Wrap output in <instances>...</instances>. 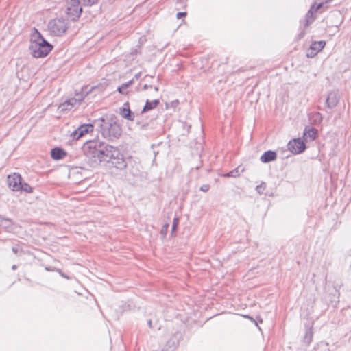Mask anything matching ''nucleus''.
Listing matches in <instances>:
<instances>
[{
	"instance_id": "10",
	"label": "nucleus",
	"mask_w": 351,
	"mask_h": 351,
	"mask_svg": "<svg viewBox=\"0 0 351 351\" xmlns=\"http://www.w3.org/2000/svg\"><path fill=\"white\" fill-rule=\"evenodd\" d=\"M119 114L123 119L128 121H133L135 117L134 112L130 110L128 101L125 102L123 106L120 108Z\"/></svg>"
},
{
	"instance_id": "20",
	"label": "nucleus",
	"mask_w": 351,
	"mask_h": 351,
	"mask_svg": "<svg viewBox=\"0 0 351 351\" xmlns=\"http://www.w3.org/2000/svg\"><path fill=\"white\" fill-rule=\"evenodd\" d=\"M19 191H25L31 193L33 192V188L29 184L21 182L19 186Z\"/></svg>"
},
{
	"instance_id": "14",
	"label": "nucleus",
	"mask_w": 351,
	"mask_h": 351,
	"mask_svg": "<svg viewBox=\"0 0 351 351\" xmlns=\"http://www.w3.org/2000/svg\"><path fill=\"white\" fill-rule=\"evenodd\" d=\"M66 155L64 150L60 147L53 148L51 151V156L54 160L62 159Z\"/></svg>"
},
{
	"instance_id": "9",
	"label": "nucleus",
	"mask_w": 351,
	"mask_h": 351,
	"mask_svg": "<svg viewBox=\"0 0 351 351\" xmlns=\"http://www.w3.org/2000/svg\"><path fill=\"white\" fill-rule=\"evenodd\" d=\"M93 129L94 125L93 124H83L73 131L71 136L73 138L79 139L84 134L93 132Z\"/></svg>"
},
{
	"instance_id": "26",
	"label": "nucleus",
	"mask_w": 351,
	"mask_h": 351,
	"mask_svg": "<svg viewBox=\"0 0 351 351\" xmlns=\"http://www.w3.org/2000/svg\"><path fill=\"white\" fill-rule=\"evenodd\" d=\"M312 335L313 334L311 331H308L306 332L304 337V339L308 343H309L311 341Z\"/></svg>"
},
{
	"instance_id": "32",
	"label": "nucleus",
	"mask_w": 351,
	"mask_h": 351,
	"mask_svg": "<svg viewBox=\"0 0 351 351\" xmlns=\"http://www.w3.org/2000/svg\"><path fill=\"white\" fill-rule=\"evenodd\" d=\"M149 87H151V86H148V85H147V84H145V85L143 86V89H144V90H146V89H147Z\"/></svg>"
},
{
	"instance_id": "22",
	"label": "nucleus",
	"mask_w": 351,
	"mask_h": 351,
	"mask_svg": "<svg viewBox=\"0 0 351 351\" xmlns=\"http://www.w3.org/2000/svg\"><path fill=\"white\" fill-rule=\"evenodd\" d=\"M10 223L11 221L10 219L3 218L0 215V226H3L5 228H8L10 227Z\"/></svg>"
},
{
	"instance_id": "18",
	"label": "nucleus",
	"mask_w": 351,
	"mask_h": 351,
	"mask_svg": "<svg viewBox=\"0 0 351 351\" xmlns=\"http://www.w3.org/2000/svg\"><path fill=\"white\" fill-rule=\"evenodd\" d=\"M243 169H242L241 171H239V167H237L234 169L224 174L223 176L227 177V178H237V177H239L241 174V172H243Z\"/></svg>"
},
{
	"instance_id": "36",
	"label": "nucleus",
	"mask_w": 351,
	"mask_h": 351,
	"mask_svg": "<svg viewBox=\"0 0 351 351\" xmlns=\"http://www.w3.org/2000/svg\"><path fill=\"white\" fill-rule=\"evenodd\" d=\"M332 1V0H324L323 2H324V3H326L330 2V1Z\"/></svg>"
},
{
	"instance_id": "30",
	"label": "nucleus",
	"mask_w": 351,
	"mask_h": 351,
	"mask_svg": "<svg viewBox=\"0 0 351 351\" xmlns=\"http://www.w3.org/2000/svg\"><path fill=\"white\" fill-rule=\"evenodd\" d=\"M12 250L15 254H17L20 249L19 247L14 246L12 247Z\"/></svg>"
},
{
	"instance_id": "27",
	"label": "nucleus",
	"mask_w": 351,
	"mask_h": 351,
	"mask_svg": "<svg viewBox=\"0 0 351 351\" xmlns=\"http://www.w3.org/2000/svg\"><path fill=\"white\" fill-rule=\"evenodd\" d=\"M178 221H179V220H178V218H175L173 219V223L172 224V228H171L172 229V232H173V231H175L176 230V228L178 227Z\"/></svg>"
},
{
	"instance_id": "24",
	"label": "nucleus",
	"mask_w": 351,
	"mask_h": 351,
	"mask_svg": "<svg viewBox=\"0 0 351 351\" xmlns=\"http://www.w3.org/2000/svg\"><path fill=\"white\" fill-rule=\"evenodd\" d=\"M266 188V184L265 182H262L260 185H258L256 188V190L258 193H263L264 190Z\"/></svg>"
},
{
	"instance_id": "23",
	"label": "nucleus",
	"mask_w": 351,
	"mask_h": 351,
	"mask_svg": "<svg viewBox=\"0 0 351 351\" xmlns=\"http://www.w3.org/2000/svg\"><path fill=\"white\" fill-rule=\"evenodd\" d=\"M324 5V2H321L319 3H315L313 5H311L309 10H312V12H315L317 10H319Z\"/></svg>"
},
{
	"instance_id": "21",
	"label": "nucleus",
	"mask_w": 351,
	"mask_h": 351,
	"mask_svg": "<svg viewBox=\"0 0 351 351\" xmlns=\"http://www.w3.org/2000/svg\"><path fill=\"white\" fill-rule=\"evenodd\" d=\"M176 346V343L173 340V339H171L169 341H167V348L165 350H162V351H173Z\"/></svg>"
},
{
	"instance_id": "37",
	"label": "nucleus",
	"mask_w": 351,
	"mask_h": 351,
	"mask_svg": "<svg viewBox=\"0 0 351 351\" xmlns=\"http://www.w3.org/2000/svg\"><path fill=\"white\" fill-rule=\"evenodd\" d=\"M154 89H155V90H156V91H158V87H155V88H154Z\"/></svg>"
},
{
	"instance_id": "3",
	"label": "nucleus",
	"mask_w": 351,
	"mask_h": 351,
	"mask_svg": "<svg viewBox=\"0 0 351 351\" xmlns=\"http://www.w3.org/2000/svg\"><path fill=\"white\" fill-rule=\"evenodd\" d=\"M53 46L47 42L41 34L34 28L31 34L29 50L33 57L36 58L47 56L52 50Z\"/></svg>"
},
{
	"instance_id": "16",
	"label": "nucleus",
	"mask_w": 351,
	"mask_h": 351,
	"mask_svg": "<svg viewBox=\"0 0 351 351\" xmlns=\"http://www.w3.org/2000/svg\"><path fill=\"white\" fill-rule=\"evenodd\" d=\"M158 104H159L158 99H154L152 101H149L147 99L146 101L145 105L144 106V107L142 110V113H144L147 111H149L150 110L155 108L158 105Z\"/></svg>"
},
{
	"instance_id": "8",
	"label": "nucleus",
	"mask_w": 351,
	"mask_h": 351,
	"mask_svg": "<svg viewBox=\"0 0 351 351\" xmlns=\"http://www.w3.org/2000/svg\"><path fill=\"white\" fill-rule=\"evenodd\" d=\"M77 97H72L67 99L64 103L61 104L59 106V109L61 112L70 110L75 106L80 104L81 101L82 100V95H77Z\"/></svg>"
},
{
	"instance_id": "17",
	"label": "nucleus",
	"mask_w": 351,
	"mask_h": 351,
	"mask_svg": "<svg viewBox=\"0 0 351 351\" xmlns=\"http://www.w3.org/2000/svg\"><path fill=\"white\" fill-rule=\"evenodd\" d=\"M134 83V79H132L131 80L122 84L120 86L117 88V91L122 94V95H126L128 93L127 88L130 86Z\"/></svg>"
},
{
	"instance_id": "4",
	"label": "nucleus",
	"mask_w": 351,
	"mask_h": 351,
	"mask_svg": "<svg viewBox=\"0 0 351 351\" xmlns=\"http://www.w3.org/2000/svg\"><path fill=\"white\" fill-rule=\"evenodd\" d=\"M98 0H65L66 14L71 20L77 19L82 12V3L85 6H91L97 3Z\"/></svg>"
},
{
	"instance_id": "33",
	"label": "nucleus",
	"mask_w": 351,
	"mask_h": 351,
	"mask_svg": "<svg viewBox=\"0 0 351 351\" xmlns=\"http://www.w3.org/2000/svg\"><path fill=\"white\" fill-rule=\"evenodd\" d=\"M17 268V266L16 265H12V269L13 270H15Z\"/></svg>"
},
{
	"instance_id": "15",
	"label": "nucleus",
	"mask_w": 351,
	"mask_h": 351,
	"mask_svg": "<svg viewBox=\"0 0 351 351\" xmlns=\"http://www.w3.org/2000/svg\"><path fill=\"white\" fill-rule=\"evenodd\" d=\"M317 135V130L314 128L306 127L304 130V136L310 141H314Z\"/></svg>"
},
{
	"instance_id": "25",
	"label": "nucleus",
	"mask_w": 351,
	"mask_h": 351,
	"mask_svg": "<svg viewBox=\"0 0 351 351\" xmlns=\"http://www.w3.org/2000/svg\"><path fill=\"white\" fill-rule=\"evenodd\" d=\"M169 224L168 223H165L162 226V228H161V230H160V234L162 235H163V237H165L166 234H167V232L168 231V228H169Z\"/></svg>"
},
{
	"instance_id": "1",
	"label": "nucleus",
	"mask_w": 351,
	"mask_h": 351,
	"mask_svg": "<svg viewBox=\"0 0 351 351\" xmlns=\"http://www.w3.org/2000/svg\"><path fill=\"white\" fill-rule=\"evenodd\" d=\"M82 149L88 158L105 162L109 168L123 170L127 167L124 156L119 149L104 142L89 141L84 144Z\"/></svg>"
},
{
	"instance_id": "13",
	"label": "nucleus",
	"mask_w": 351,
	"mask_h": 351,
	"mask_svg": "<svg viewBox=\"0 0 351 351\" xmlns=\"http://www.w3.org/2000/svg\"><path fill=\"white\" fill-rule=\"evenodd\" d=\"M339 102V97L337 95V93L334 92H331L328 94L327 98H326V106L328 108H334Z\"/></svg>"
},
{
	"instance_id": "31",
	"label": "nucleus",
	"mask_w": 351,
	"mask_h": 351,
	"mask_svg": "<svg viewBox=\"0 0 351 351\" xmlns=\"http://www.w3.org/2000/svg\"><path fill=\"white\" fill-rule=\"evenodd\" d=\"M317 117L319 118V121H321L322 120V117L320 113L317 112L316 113Z\"/></svg>"
},
{
	"instance_id": "28",
	"label": "nucleus",
	"mask_w": 351,
	"mask_h": 351,
	"mask_svg": "<svg viewBox=\"0 0 351 351\" xmlns=\"http://www.w3.org/2000/svg\"><path fill=\"white\" fill-rule=\"evenodd\" d=\"M210 189V185L209 184H203L200 187V190L203 192H207Z\"/></svg>"
},
{
	"instance_id": "2",
	"label": "nucleus",
	"mask_w": 351,
	"mask_h": 351,
	"mask_svg": "<svg viewBox=\"0 0 351 351\" xmlns=\"http://www.w3.org/2000/svg\"><path fill=\"white\" fill-rule=\"evenodd\" d=\"M94 124L98 127L102 136L106 139L118 138L121 134V128L118 123L117 117L114 114H104L95 119Z\"/></svg>"
},
{
	"instance_id": "34",
	"label": "nucleus",
	"mask_w": 351,
	"mask_h": 351,
	"mask_svg": "<svg viewBox=\"0 0 351 351\" xmlns=\"http://www.w3.org/2000/svg\"><path fill=\"white\" fill-rule=\"evenodd\" d=\"M147 323H148V325L149 326V327H151L152 326V320H149Z\"/></svg>"
},
{
	"instance_id": "29",
	"label": "nucleus",
	"mask_w": 351,
	"mask_h": 351,
	"mask_svg": "<svg viewBox=\"0 0 351 351\" xmlns=\"http://www.w3.org/2000/svg\"><path fill=\"white\" fill-rule=\"evenodd\" d=\"M185 16H186V12H180L177 13L176 17H177V19H181L182 17Z\"/></svg>"
},
{
	"instance_id": "11",
	"label": "nucleus",
	"mask_w": 351,
	"mask_h": 351,
	"mask_svg": "<svg viewBox=\"0 0 351 351\" xmlns=\"http://www.w3.org/2000/svg\"><path fill=\"white\" fill-rule=\"evenodd\" d=\"M326 45V42L324 40L320 41H315L313 42L312 44L310 46L311 50L313 51V53H311V54H308L307 56L308 57L313 58L314 56H315L319 51H322L323 48Z\"/></svg>"
},
{
	"instance_id": "7",
	"label": "nucleus",
	"mask_w": 351,
	"mask_h": 351,
	"mask_svg": "<svg viewBox=\"0 0 351 351\" xmlns=\"http://www.w3.org/2000/svg\"><path fill=\"white\" fill-rule=\"evenodd\" d=\"M21 182V176L18 173H13L7 177L8 187L13 191H19V186Z\"/></svg>"
},
{
	"instance_id": "19",
	"label": "nucleus",
	"mask_w": 351,
	"mask_h": 351,
	"mask_svg": "<svg viewBox=\"0 0 351 351\" xmlns=\"http://www.w3.org/2000/svg\"><path fill=\"white\" fill-rule=\"evenodd\" d=\"M315 19V18L313 16V12H312V10H308L306 14L304 25L306 27L308 26L314 21Z\"/></svg>"
},
{
	"instance_id": "12",
	"label": "nucleus",
	"mask_w": 351,
	"mask_h": 351,
	"mask_svg": "<svg viewBox=\"0 0 351 351\" xmlns=\"http://www.w3.org/2000/svg\"><path fill=\"white\" fill-rule=\"evenodd\" d=\"M276 158L277 154L276 152L268 150L263 153L261 156L260 160L263 163H267L276 160Z\"/></svg>"
},
{
	"instance_id": "6",
	"label": "nucleus",
	"mask_w": 351,
	"mask_h": 351,
	"mask_svg": "<svg viewBox=\"0 0 351 351\" xmlns=\"http://www.w3.org/2000/svg\"><path fill=\"white\" fill-rule=\"evenodd\" d=\"M287 149L293 154L303 152L306 149L304 142L300 138L291 140L287 144Z\"/></svg>"
},
{
	"instance_id": "5",
	"label": "nucleus",
	"mask_w": 351,
	"mask_h": 351,
	"mask_svg": "<svg viewBox=\"0 0 351 351\" xmlns=\"http://www.w3.org/2000/svg\"><path fill=\"white\" fill-rule=\"evenodd\" d=\"M48 29L53 36H62L68 29L67 21L62 17L53 19L49 22Z\"/></svg>"
},
{
	"instance_id": "35",
	"label": "nucleus",
	"mask_w": 351,
	"mask_h": 351,
	"mask_svg": "<svg viewBox=\"0 0 351 351\" xmlns=\"http://www.w3.org/2000/svg\"><path fill=\"white\" fill-rule=\"evenodd\" d=\"M140 75H141V73H138V74H136L135 75V77L138 78L140 76Z\"/></svg>"
}]
</instances>
